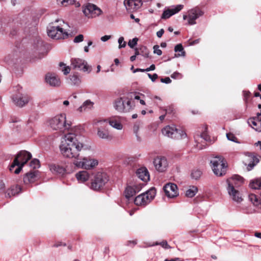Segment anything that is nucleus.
I'll list each match as a JSON object with an SVG mask.
<instances>
[{
	"label": "nucleus",
	"mask_w": 261,
	"mask_h": 261,
	"mask_svg": "<svg viewBox=\"0 0 261 261\" xmlns=\"http://www.w3.org/2000/svg\"><path fill=\"white\" fill-rule=\"evenodd\" d=\"M164 261H181V260L179 258L177 257L174 259H171L170 260L166 259Z\"/></svg>",
	"instance_id": "60"
},
{
	"label": "nucleus",
	"mask_w": 261,
	"mask_h": 261,
	"mask_svg": "<svg viewBox=\"0 0 261 261\" xmlns=\"http://www.w3.org/2000/svg\"><path fill=\"white\" fill-rule=\"evenodd\" d=\"M118 43H119V48H121L122 47H124L126 46V42L124 40V38L123 37H120L118 39Z\"/></svg>",
	"instance_id": "46"
},
{
	"label": "nucleus",
	"mask_w": 261,
	"mask_h": 261,
	"mask_svg": "<svg viewBox=\"0 0 261 261\" xmlns=\"http://www.w3.org/2000/svg\"><path fill=\"white\" fill-rule=\"evenodd\" d=\"M138 130H139V126L138 125H135L134 126V132L136 134V135L137 137V138H139L138 136V134H137Z\"/></svg>",
	"instance_id": "58"
},
{
	"label": "nucleus",
	"mask_w": 261,
	"mask_h": 261,
	"mask_svg": "<svg viewBox=\"0 0 261 261\" xmlns=\"http://www.w3.org/2000/svg\"><path fill=\"white\" fill-rule=\"evenodd\" d=\"M204 14V12L198 7L190 9L187 15H183L184 20L188 19V24L194 25L196 23V20Z\"/></svg>",
	"instance_id": "10"
},
{
	"label": "nucleus",
	"mask_w": 261,
	"mask_h": 261,
	"mask_svg": "<svg viewBox=\"0 0 261 261\" xmlns=\"http://www.w3.org/2000/svg\"><path fill=\"white\" fill-rule=\"evenodd\" d=\"M108 180V176L106 173L96 172L91 179L90 188L94 191H99L103 188Z\"/></svg>",
	"instance_id": "6"
},
{
	"label": "nucleus",
	"mask_w": 261,
	"mask_h": 261,
	"mask_svg": "<svg viewBox=\"0 0 261 261\" xmlns=\"http://www.w3.org/2000/svg\"><path fill=\"white\" fill-rule=\"evenodd\" d=\"M164 33V30L162 29L156 33V35L159 38H161Z\"/></svg>",
	"instance_id": "56"
},
{
	"label": "nucleus",
	"mask_w": 261,
	"mask_h": 261,
	"mask_svg": "<svg viewBox=\"0 0 261 261\" xmlns=\"http://www.w3.org/2000/svg\"><path fill=\"white\" fill-rule=\"evenodd\" d=\"M258 118L255 117H253V118H250L248 119V123L249 124V125L252 127L253 128H254L255 129V128H257L258 127Z\"/></svg>",
	"instance_id": "36"
},
{
	"label": "nucleus",
	"mask_w": 261,
	"mask_h": 261,
	"mask_svg": "<svg viewBox=\"0 0 261 261\" xmlns=\"http://www.w3.org/2000/svg\"><path fill=\"white\" fill-rule=\"evenodd\" d=\"M84 147L79 141L77 136L73 133H68L62 138L60 145L62 155L66 158L81 160L80 152Z\"/></svg>",
	"instance_id": "1"
},
{
	"label": "nucleus",
	"mask_w": 261,
	"mask_h": 261,
	"mask_svg": "<svg viewBox=\"0 0 261 261\" xmlns=\"http://www.w3.org/2000/svg\"><path fill=\"white\" fill-rule=\"evenodd\" d=\"M30 166L33 169L38 168L40 167V162L38 159H34L30 162Z\"/></svg>",
	"instance_id": "43"
},
{
	"label": "nucleus",
	"mask_w": 261,
	"mask_h": 261,
	"mask_svg": "<svg viewBox=\"0 0 261 261\" xmlns=\"http://www.w3.org/2000/svg\"><path fill=\"white\" fill-rule=\"evenodd\" d=\"M82 161H78L79 160H75L74 161L73 164L75 166H76L77 167L86 169L85 158H82V159L81 160H82Z\"/></svg>",
	"instance_id": "41"
},
{
	"label": "nucleus",
	"mask_w": 261,
	"mask_h": 261,
	"mask_svg": "<svg viewBox=\"0 0 261 261\" xmlns=\"http://www.w3.org/2000/svg\"><path fill=\"white\" fill-rule=\"evenodd\" d=\"M164 136L173 139H181L186 137V133L181 130L177 129L174 125L166 126L162 129Z\"/></svg>",
	"instance_id": "9"
},
{
	"label": "nucleus",
	"mask_w": 261,
	"mask_h": 261,
	"mask_svg": "<svg viewBox=\"0 0 261 261\" xmlns=\"http://www.w3.org/2000/svg\"><path fill=\"white\" fill-rule=\"evenodd\" d=\"M227 192L230 198L234 201L240 202L242 201V195L238 188H227Z\"/></svg>",
	"instance_id": "22"
},
{
	"label": "nucleus",
	"mask_w": 261,
	"mask_h": 261,
	"mask_svg": "<svg viewBox=\"0 0 261 261\" xmlns=\"http://www.w3.org/2000/svg\"><path fill=\"white\" fill-rule=\"evenodd\" d=\"M71 65L74 69H77L84 72L90 73L92 70L91 66L87 62L80 58H72L71 60Z\"/></svg>",
	"instance_id": "12"
},
{
	"label": "nucleus",
	"mask_w": 261,
	"mask_h": 261,
	"mask_svg": "<svg viewBox=\"0 0 261 261\" xmlns=\"http://www.w3.org/2000/svg\"><path fill=\"white\" fill-rule=\"evenodd\" d=\"M211 167L214 174L218 176L225 174L227 166L226 162L221 156H215L211 160Z\"/></svg>",
	"instance_id": "5"
},
{
	"label": "nucleus",
	"mask_w": 261,
	"mask_h": 261,
	"mask_svg": "<svg viewBox=\"0 0 261 261\" xmlns=\"http://www.w3.org/2000/svg\"><path fill=\"white\" fill-rule=\"evenodd\" d=\"M83 13L88 18H95L102 13V11L95 5L87 4L83 9Z\"/></svg>",
	"instance_id": "11"
},
{
	"label": "nucleus",
	"mask_w": 261,
	"mask_h": 261,
	"mask_svg": "<svg viewBox=\"0 0 261 261\" xmlns=\"http://www.w3.org/2000/svg\"><path fill=\"white\" fill-rule=\"evenodd\" d=\"M153 164L156 170L160 172L166 171L168 166L167 160L164 156H158L155 158Z\"/></svg>",
	"instance_id": "16"
},
{
	"label": "nucleus",
	"mask_w": 261,
	"mask_h": 261,
	"mask_svg": "<svg viewBox=\"0 0 261 261\" xmlns=\"http://www.w3.org/2000/svg\"><path fill=\"white\" fill-rule=\"evenodd\" d=\"M94 105V102L90 100H87L83 102L82 105L77 109V111L82 112L87 110H91Z\"/></svg>",
	"instance_id": "29"
},
{
	"label": "nucleus",
	"mask_w": 261,
	"mask_h": 261,
	"mask_svg": "<svg viewBox=\"0 0 261 261\" xmlns=\"http://www.w3.org/2000/svg\"><path fill=\"white\" fill-rule=\"evenodd\" d=\"M148 77H149V79L152 81V82H154L156 79L158 77V75L156 73H154L153 74H151L150 73H148L147 74Z\"/></svg>",
	"instance_id": "50"
},
{
	"label": "nucleus",
	"mask_w": 261,
	"mask_h": 261,
	"mask_svg": "<svg viewBox=\"0 0 261 261\" xmlns=\"http://www.w3.org/2000/svg\"><path fill=\"white\" fill-rule=\"evenodd\" d=\"M174 51L176 53H179L175 54L174 55L175 57L178 58L180 57H185L186 56V52L184 49V47L181 44H177L174 47Z\"/></svg>",
	"instance_id": "32"
},
{
	"label": "nucleus",
	"mask_w": 261,
	"mask_h": 261,
	"mask_svg": "<svg viewBox=\"0 0 261 261\" xmlns=\"http://www.w3.org/2000/svg\"><path fill=\"white\" fill-rule=\"evenodd\" d=\"M255 145L256 146L259 145L260 147V150H261V141H258L257 142L255 143Z\"/></svg>",
	"instance_id": "63"
},
{
	"label": "nucleus",
	"mask_w": 261,
	"mask_h": 261,
	"mask_svg": "<svg viewBox=\"0 0 261 261\" xmlns=\"http://www.w3.org/2000/svg\"><path fill=\"white\" fill-rule=\"evenodd\" d=\"M92 44V42L91 41H89V42L88 43V46H86L84 47V51L85 52H88L89 51V46L91 45Z\"/></svg>",
	"instance_id": "57"
},
{
	"label": "nucleus",
	"mask_w": 261,
	"mask_h": 261,
	"mask_svg": "<svg viewBox=\"0 0 261 261\" xmlns=\"http://www.w3.org/2000/svg\"><path fill=\"white\" fill-rule=\"evenodd\" d=\"M243 181L244 179L243 177L238 175H234L231 178L227 179V188L233 187L234 188L238 189L243 184Z\"/></svg>",
	"instance_id": "20"
},
{
	"label": "nucleus",
	"mask_w": 261,
	"mask_h": 261,
	"mask_svg": "<svg viewBox=\"0 0 261 261\" xmlns=\"http://www.w3.org/2000/svg\"><path fill=\"white\" fill-rule=\"evenodd\" d=\"M49 25L47 28V34L49 37L54 39H61L68 36V33L64 30L63 25Z\"/></svg>",
	"instance_id": "8"
},
{
	"label": "nucleus",
	"mask_w": 261,
	"mask_h": 261,
	"mask_svg": "<svg viewBox=\"0 0 261 261\" xmlns=\"http://www.w3.org/2000/svg\"><path fill=\"white\" fill-rule=\"evenodd\" d=\"M38 171L34 170L25 174L23 177V181L25 184L34 182L36 179Z\"/></svg>",
	"instance_id": "26"
},
{
	"label": "nucleus",
	"mask_w": 261,
	"mask_h": 261,
	"mask_svg": "<svg viewBox=\"0 0 261 261\" xmlns=\"http://www.w3.org/2000/svg\"><path fill=\"white\" fill-rule=\"evenodd\" d=\"M138 39L134 38L132 40H130L128 42V45L130 48H134L137 44Z\"/></svg>",
	"instance_id": "45"
},
{
	"label": "nucleus",
	"mask_w": 261,
	"mask_h": 261,
	"mask_svg": "<svg viewBox=\"0 0 261 261\" xmlns=\"http://www.w3.org/2000/svg\"><path fill=\"white\" fill-rule=\"evenodd\" d=\"M47 123L48 125L53 129L63 132L68 130L71 126V122L66 120L65 114L58 115L49 119Z\"/></svg>",
	"instance_id": "2"
},
{
	"label": "nucleus",
	"mask_w": 261,
	"mask_h": 261,
	"mask_svg": "<svg viewBox=\"0 0 261 261\" xmlns=\"http://www.w3.org/2000/svg\"><path fill=\"white\" fill-rule=\"evenodd\" d=\"M97 123L98 125V126L97 128V136L99 138L105 140H111L113 139V136L109 130L108 124L105 123L101 124L100 122V120L98 121Z\"/></svg>",
	"instance_id": "13"
},
{
	"label": "nucleus",
	"mask_w": 261,
	"mask_h": 261,
	"mask_svg": "<svg viewBox=\"0 0 261 261\" xmlns=\"http://www.w3.org/2000/svg\"><path fill=\"white\" fill-rule=\"evenodd\" d=\"M161 245L163 247L165 248H168V245L166 241H163L160 243H156L155 245Z\"/></svg>",
	"instance_id": "53"
},
{
	"label": "nucleus",
	"mask_w": 261,
	"mask_h": 261,
	"mask_svg": "<svg viewBox=\"0 0 261 261\" xmlns=\"http://www.w3.org/2000/svg\"><path fill=\"white\" fill-rule=\"evenodd\" d=\"M143 186V184L138 183L133 185L128 186L124 191L126 198L129 199L134 196L137 193L141 191Z\"/></svg>",
	"instance_id": "17"
},
{
	"label": "nucleus",
	"mask_w": 261,
	"mask_h": 261,
	"mask_svg": "<svg viewBox=\"0 0 261 261\" xmlns=\"http://www.w3.org/2000/svg\"><path fill=\"white\" fill-rule=\"evenodd\" d=\"M60 67H61V70L63 72L64 74L67 75L70 71V67L68 66H66L65 64L62 62H61L59 64Z\"/></svg>",
	"instance_id": "42"
},
{
	"label": "nucleus",
	"mask_w": 261,
	"mask_h": 261,
	"mask_svg": "<svg viewBox=\"0 0 261 261\" xmlns=\"http://www.w3.org/2000/svg\"><path fill=\"white\" fill-rule=\"evenodd\" d=\"M50 171L54 174L63 175L65 173V169L59 165L50 164L49 166Z\"/></svg>",
	"instance_id": "27"
},
{
	"label": "nucleus",
	"mask_w": 261,
	"mask_h": 261,
	"mask_svg": "<svg viewBox=\"0 0 261 261\" xmlns=\"http://www.w3.org/2000/svg\"><path fill=\"white\" fill-rule=\"evenodd\" d=\"M149 67L151 71L154 70L155 69V66L154 64L151 65Z\"/></svg>",
	"instance_id": "62"
},
{
	"label": "nucleus",
	"mask_w": 261,
	"mask_h": 261,
	"mask_svg": "<svg viewBox=\"0 0 261 261\" xmlns=\"http://www.w3.org/2000/svg\"><path fill=\"white\" fill-rule=\"evenodd\" d=\"M153 53L158 56H161L162 54V51L160 49L159 46L155 45L153 46Z\"/></svg>",
	"instance_id": "47"
},
{
	"label": "nucleus",
	"mask_w": 261,
	"mask_h": 261,
	"mask_svg": "<svg viewBox=\"0 0 261 261\" xmlns=\"http://www.w3.org/2000/svg\"><path fill=\"white\" fill-rule=\"evenodd\" d=\"M249 199L254 205L257 206L260 203L259 198L254 194H250L249 195Z\"/></svg>",
	"instance_id": "35"
},
{
	"label": "nucleus",
	"mask_w": 261,
	"mask_h": 261,
	"mask_svg": "<svg viewBox=\"0 0 261 261\" xmlns=\"http://www.w3.org/2000/svg\"><path fill=\"white\" fill-rule=\"evenodd\" d=\"M206 136L205 134H202V135H201L200 137H197L198 138L195 137V142H196V147L198 149H202L203 148H204L205 147V145H201V144H200L198 141L199 140V139H201V138H203V139L204 140H206Z\"/></svg>",
	"instance_id": "37"
},
{
	"label": "nucleus",
	"mask_w": 261,
	"mask_h": 261,
	"mask_svg": "<svg viewBox=\"0 0 261 261\" xmlns=\"http://www.w3.org/2000/svg\"><path fill=\"white\" fill-rule=\"evenodd\" d=\"M21 191V187L19 186L11 187L10 189L7 191L6 193V196L11 197L12 196H14L16 194H19Z\"/></svg>",
	"instance_id": "30"
},
{
	"label": "nucleus",
	"mask_w": 261,
	"mask_h": 261,
	"mask_svg": "<svg viewBox=\"0 0 261 261\" xmlns=\"http://www.w3.org/2000/svg\"><path fill=\"white\" fill-rule=\"evenodd\" d=\"M32 154L30 152L25 151H20L15 157L13 161V163L10 167V170L12 171L14 168L15 166H17V168L15 170L14 173L15 174H18L21 170L22 169L23 165L27 163V162L31 159Z\"/></svg>",
	"instance_id": "4"
},
{
	"label": "nucleus",
	"mask_w": 261,
	"mask_h": 261,
	"mask_svg": "<svg viewBox=\"0 0 261 261\" xmlns=\"http://www.w3.org/2000/svg\"><path fill=\"white\" fill-rule=\"evenodd\" d=\"M70 81L72 84L74 85H78L81 82L80 79L76 75H72L70 77Z\"/></svg>",
	"instance_id": "44"
},
{
	"label": "nucleus",
	"mask_w": 261,
	"mask_h": 261,
	"mask_svg": "<svg viewBox=\"0 0 261 261\" xmlns=\"http://www.w3.org/2000/svg\"><path fill=\"white\" fill-rule=\"evenodd\" d=\"M12 99L17 106L22 107L29 102L30 97L25 93L18 92L13 96Z\"/></svg>",
	"instance_id": "14"
},
{
	"label": "nucleus",
	"mask_w": 261,
	"mask_h": 261,
	"mask_svg": "<svg viewBox=\"0 0 261 261\" xmlns=\"http://www.w3.org/2000/svg\"><path fill=\"white\" fill-rule=\"evenodd\" d=\"M202 172L199 169H194L192 170L191 172V177L192 178L197 180L201 176Z\"/></svg>",
	"instance_id": "40"
},
{
	"label": "nucleus",
	"mask_w": 261,
	"mask_h": 261,
	"mask_svg": "<svg viewBox=\"0 0 261 261\" xmlns=\"http://www.w3.org/2000/svg\"><path fill=\"white\" fill-rule=\"evenodd\" d=\"M86 169H90L98 165V161L93 159L85 158Z\"/></svg>",
	"instance_id": "31"
},
{
	"label": "nucleus",
	"mask_w": 261,
	"mask_h": 261,
	"mask_svg": "<svg viewBox=\"0 0 261 261\" xmlns=\"http://www.w3.org/2000/svg\"><path fill=\"white\" fill-rule=\"evenodd\" d=\"M254 236L257 238L261 239V232H256L254 234Z\"/></svg>",
	"instance_id": "61"
},
{
	"label": "nucleus",
	"mask_w": 261,
	"mask_h": 261,
	"mask_svg": "<svg viewBox=\"0 0 261 261\" xmlns=\"http://www.w3.org/2000/svg\"><path fill=\"white\" fill-rule=\"evenodd\" d=\"M258 127L255 128V130L257 132H261V119H259V118H258Z\"/></svg>",
	"instance_id": "55"
},
{
	"label": "nucleus",
	"mask_w": 261,
	"mask_h": 261,
	"mask_svg": "<svg viewBox=\"0 0 261 261\" xmlns=\"http://www.w3.org/2000/svg\"><path fill=\"white\" fill-rule=\"evenodd\" d=\"M137 176L141 180L147 182L149 180V174L148 170L145 167H141L138 169L136 172Z\"/></svg>",
	"instance_id": "25"
},
{
	"label": "nucleus",
	"mask_w": 261,
	"mask_h": 261,
	"mask_svg": "<svg viewBox=\"0 0 261 261\" xmlns=\"http://www.w3.org/2000/svg\"><path fill=\"white\" fill-rule=\"evenodd\" d=\"M76 177L79 182H84L89 179L90 174L87 171H81L76 174Z\"/></svg>",
	"instance_id": "28"
},
{
	"label": "nucleus",
	"mask_w": 261,
	"mask_h": 261,
	"mask_svg": "<svg viewBox=\"0 0 261 261\" xmlns=\"http://www.w3.org/2000/svg\"><path fill=\"white\" fill-rule=\"evenodd\" d=\"M111 36L110 35H105L101 37V40L103 42H106L111 38Z\"/></svg>",
	"instance_id": "54"
},
{
	"label": "nucleus",
	"mask_w": 261,
	"mask_h": 261,
	"mask_svg": "<svg viewBox=\"0 0 261 261\" xmlns=\"http://www.w3.org/2000/svg\"><path fill=\"white\" fill-rule=\"evenodd\" d=\"M83 39L84 36L82 34H80L74 38L73 41L74 43H80L83 41Z\"/></svg>",
	"instance_id": "49"
},
{
	"label": "nucleus",
	"mask_w": 261,
	"mask_h": 261,
	"mask_svg": "<svg viewBox=\"0 0 261 261\" xmlns=\"http://www.w3.org/2000/svg\"><path fill=\"white\" fill-rule=\"evenodd\" d=\"M183 7V5H178L174 8L165 9L161 16V18L166 19L170 18L172 15L179 12Z\"/></svg>",
	"instance_id": "21"
},
{
	"label": "nucleus",
	"mask_w": 261,
	"mask_h": 261,
	"mask_svg": "<svg viewBox=\"0 0 261 261\" xmlns=\"http://www.w3.org/2000/svg\"><path fill=\"white\" fill-rule=\"evenodd\" d=\"M246 156L248 157V164L247 165L248 171L251 170L253 167L257 165L259 160L258 157L254 153L247 152L246 153Z\"/></svg>",
	"instance_id": "23"
},
{
	"label": "nucleus",
	"mask_w": 261,
	"mask_h": 261,
	"mask_svg": "<svg viewBox=\"0 0 261 261\" xmlns=\"http://www.w3.org/2000/svg\"><path fill=\"white\" fill-rule=\"evenodd\" d=\"M161 82L163 83L169 84L171 82V80L169 77H166L165 78H162Z\"/></svg>",
	"instance_id": "52"
},
{
	"label": "nucleus",
	"mask_w": 261,
	"mask_h": 261,
	"mask_svg": "<svg viewBox=\"0 0 261 261\" xmlns=\"http://www.w3.org/2000/svg\"><path fill=\"white\" fill-rule=\"evenodd\" d=\"M198 192V189L195 186H191L186 192V196L188 197L192 198L194 197Z\"/></svg>",
	"instance_id": "33"
},
{
	"label": "nucleus",
	"mask_w": 261,
	"mask_h": 261,
	"mask_svg": "<svg viewBox=\"0 0 261 261\" xmlns=\"http://www.w3.org/2000/svg\"><path fill=\"white\" fill-rule=\"evenodd\" d=\"M46 82L51 86L58 87L61 84L60 79L54 73H48L45 77Z\"/></svg>",
	"instance_id": "24"
},
{
	"label": "nucleus",
	"mask_w": 261,
	"mask_h": 261,
	"mask_svg": "<svg viewBox=\"0 0 261 261\" xmlns=\"http://www.w3.org/2000/svg\"><path fill=\"white\" fill-rule=\"evenodd\" d=\"M5 188V184L3 181H0V190H3Z\"/></svg>",
	"instance_id": "59"
},
{
	"label": "nucleus",
	"mask_w": 261,
	"mask_h": 261,
	"mask_svg": "<svg viewBox=\"0 0 261 261\" xmlns=\"http://www.w3.org/2000/svg\"><path fill=\"white\" fill-rule=\"evenodd\" d=\"M226 137L228 140L233 141V142H236L237 138L236 137V136L231 133H227L226 134Z\"/></svg>",
	"instance_id": "48"
},
{
	"label": "nucleus",
	"mask_w": 261,
	"mask_h": 261,
	"mask_svg": "<svg viewBox=\"0 0 261 261\" xmlns=\"http://www.w3.org/2000/svg\"><path fill=\"white\" fill-rule=\"evenodd\" d=\"M155 194V188H151L146 192L137 196L134 200V203L137 205L145 206L151 202L154 198Z\"/></svg>",
	"instance_id": "7"
},
{
	"label": "nucleus",
	"mask_w": 261,
	"mask_h": 261,
	"mask_svg": "<svg viewBox=\"0 0 261 261\" xmlns=\"http://www.w3.org/2000/svg\"><path fill=\"white\" fill-rule=\"evenodd\" d=\"M129 95L117 98L113 102V107L119 113H125L133 109L134 105Z\"/></svg>",
	"instance_id": "3"
},
{
	"label": "nucleus",
	"mask_w": 261,
	"mask_h": 261,
	"mask_svg": "<svg viewBox=\"0 0 261 261\" xmlns=\"http://www.w3.org/2000/svg\"><path fill=\"white\" fill-rule=\"evenodd\" d=\"M171 77L172 79H176L181 77V75L178 72H175L171 74Z\"/></svg>",
	"instance_id": "51"
},
{
	"label": "nucleus",
	"mask_w": 261,
	"mask_h": 261,
	"mask_svg": "<svg viewBox=\"0 0 261 261\" xmlns=\"http://www.w3.org/2000/svg\"><path fill=\"white\" fill-rule=\"evenodd\" d=\"M100 122L101 124L105 123L107 124L109 123L110 126L118 130H121L123 128L121 118L119 116H114L108 119L100 120Z\"/></svg>",
	"instance_id": "15"
},
{
	"label": "nucleus",
	"mask_w": 261,
	"mask_h": 261,
	"mask_svg": "<svg viewBox=\"0 0 261 261\" xmlns=\"http://www.w3.org/2000/svg\"><path fill=\"white\" fill-rule=\"evenodd\" d=\"M163 189L165 195L168 198H172L178 195L177 187L174 184H167L164 186Z\"/></svg>",
	"instance_id": "18"
},
{
	"label": "nucleus",
	"mask_w": 261,
	"mask_h": 261,
	"mask_svg": "<svg viewBox=\"0 0 261 261\" xmlns=\"http://www.w3.org/2000/svg\"><path fill=\"white\" fill-rule=\"evenodd\" d=\"M124 5L128 12H133L141 7L142 3L141 0H125Z\"/></svg>",
	"instance_id": "19"
},
{
	"label": "nucleus",
	"mask_w": 261,
	"mask_h": 261,
	"mask_svg": "<svg viewBox=\"0 0 261 261\" xmlns=\"http://www.w3.org/2000/svg\"><path fill=\"white\" fill-rule=\"evenodd\" d=\"M254 96L255 97H259L261 99V94H259L258 92H255L254 93Z\"/></svg>",
	"instance_id": "64"
},
{
	"label": "nucleus",
	"mask_w": 261,
	"mask_h": 261,
	"mask_svg": "<svg viewBox=\"0 0 261 261\" xmlns=\"http://www.w3.org/2000/svg\"><path fill=\"white\" fill-rule=\"evenodd\" d=\"M145 97V96L144 94L139 93L134 95V99L139 101V102L142 105H145V102L144 100Z\"/></svg>",
	"instance_id": "38"
},
{
	"label": "nucleus",
	"mask_w": 261,
	"mask_h": 261,
	"mask_svg": "<svg viewBox=\"0 0 261 261\" xmlns=\"http://www.w3.org/2000/svg\"><path fill=\"white\" fill-rule=\"evenodd\" d=\"M58 5L62 6H66L68 5L73 4L75 0H56Z\"/></svg>",
	"instance_id": "39"
},
{
	"label": "nucleus",
	"mask_w": 261,
	"mask_h": 261,
	"mask_svg": "<svg viewBox=\"0 0 261 261\" xmlns=\"http://www.w3.org/2000/svg\"><path fill=\"white\" fill-rule=\"evenodd\" d=\"M250 187L254 189H261V179H255L252 180L250 184Z\"/></svg>",
	"instance_id": "34"
}]
</instances>
